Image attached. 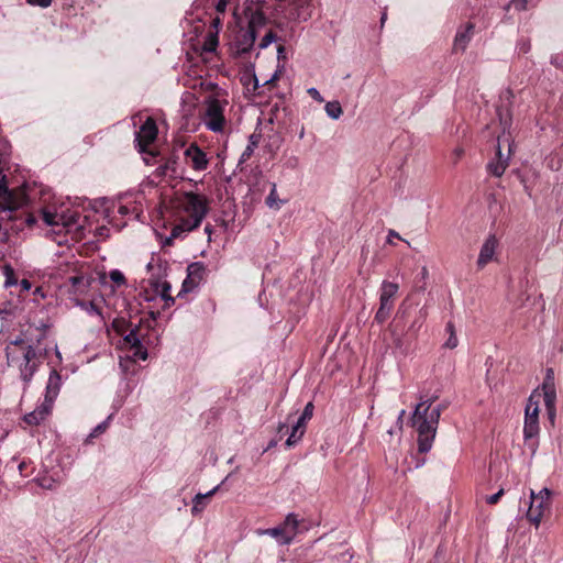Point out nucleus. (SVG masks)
Returning a JSON list of instances; mask_svg holds the SVG:
<instances>
[{
  "label": "nucleus",
  "instance_id": "obj_5",
  "mask_svg": "<svg viewBox=\"0 0 563 563\" xmlns=\"http://www.w3.org/2000/svg\"><path fill=\"white\" fill-rule=\"evenodd\" d=\"M552 505V492L544 487L538 493L530 490V505L526 517L536 528H539L545 512L550 511Z\"/></svg>",
  "mask_w": 563,
  "mask_h": 563
},
{
  "label": "nucleus",
  "instance_id": "obj_39",
  "mask_svg": "<svg viewBox=\"0 0 563 563\" xmlns=\"http://www.w3.org/2000/svg\"><path fill=\"white\" fill-rule=\"evenodd\" d=\"M419 314H420V317L412 322L411 328H416V329H420L421 328V325H422V323H423V321H424V319L427 317V310L422 308L419 311Z\"/></svg>",
  "mask_w": 563,
  "mask_h": 563
},
{
  "label": "nucleus",
  "instance_id": "obj_46",
  "mask_svg": "<svg viewBox=\"0 0 563 563\" xmlns=\"http://www.w3.org/2000/svg\"><path fill=\"white\" fill-rule=\"evenodd\" d=\"M308 419H303V417L300 415V417L297 419V421L294 423L298 427H300L302 430L306 431Z\"/></svg>",
  "mask_w": 563,
  "mask_h": 563
},
{
  "label": "nucleus",
  "instance_id": "obj_18",
  "mask_svg": "<svg viewBox=\"0 0 563 563\" xmlns=\"http://www.w3.org/2000/svg\"><path fill=\"white\" fill-rule=\"evenodd\" d=\"M52 406L43 401L34 411L24 416V421L29 424H40L51 412Z\"/></svg>",
  "mask_w": 563,
  "mask_h": 563
},
{
  "label": "nucleus",
  "instance_id": "obj_41",
  "mask_svg": "<svg viewBox=\"0 0 563 563\" xmlns=\"http://www.w3.org/2000/svg\"><path fill=\"white\" fill-rule=\"evenodd\" d=\"M313 404L311 401H309L306 406H305V409L301 413V416L303 417V419H308L310 420L313 416Z\"/></svg>",
  "mask_w": 563,
  "mask_h": 563
},
{
  "label": "nucleus",
  "instance_id": "obj_13",
  "mask_svg": "<svg viewBox=\"0 0 563 563\" xmlns=\"http://www.w3.org/2000/svg\"><path fill=\"white\" fill-rule=\"evenodd\" d=\"M92 283V277L87 274H78L69 277L68 292L74 296L73 300L86 296L89 292Z\"/></svg>",
  "mask_w": 563,
  "mask_h": 563
},
{
  "label": "nucleus",
  "instance_id": "obj_30",
  "mask_svg": "<svg viewBox=\"0 0 563 563\" xmlns=\"http://www.w3.org/2000/svg\"><path fill=\"white\" fill-rule=\"evenodd\" d=\"M63 229L69 230L78 221V213L76 211H64Z\"/></svg>",
  "mask_w": 563,
  "mask_h": 563
},
{
  "label": "nucleus",
  "instance_id": "obj_49",
  "mask_svg": "<svg viewBox=\"0 0 563 563\" xmlns=\"http://www.w3.org/2000/svg\"><path fill=\"white\" fill-rule=\"evenodd\" d=\"M33 295L35 297H40L41 299H44L45 298V294L43 291V288L42 287H37L35 288V290L33 291Z\"/></svg>",
  "mask_w": 563,
  "mask_h": 563
},
{
  "label": "nucleus",
  "instance_id": "obj_33",
  "mask_svg": "<svg viewBox=\"0 0 563 563\" xmlns=\"http://www.w3.org/2000/svg\"><path fill=\"white\" fill-rule=\"evenodd\" d=\"M109 277L117 286H122L125 284V277L123 273L119 269H112L109 273Z\"/></svg>",
  "mask_w": 563,
  "mask_h": 563
},
{
  "label": "nucleus",
  "instance_id": "obj_10",
  "mask_svg": "<svg viewBox=\"0 0 563 563\" xmlns=\"http://www.w3.org/2000/svg\"><path fill=\"white\" fill-rule=\"evenodd\" d=\"M157 133L158 130L154 119L147 118L136 133V142L141 152H146L147 146L156 140Z\"/></svg>",
  "mask_w": 563,
  "mask_h": 563
},
{
  "label": "nucleus",
  "instance_id": "obj_27",
  "mask_svg": "<svg viewBox=\"0 0 563 563\" xmlns=\"http://www.w3.org/2000/svg\"><path fill=\"white\" fill-rule=\"evenodd\" d=\"M305 430H302L300 427L294 424L291 427V432L289 434V437L287 438L286 440V445L288 448H291L294 446L295 444H297L303 437L305 434Z\"/></svg>",
  "mask_w": 563,
  "mask_h": 563
},
{
  "label": "nucleus",
  "instance_id": "obj_50",
  "mask_svg": "<svg viewBox=\"0 0 563 563\" xmlns=\"http://www.w3.org/2000/svg\"><path fill=\"white\" fill-rule=\"evenodd\" d=\"M287 165L295 168L298 165V158L296 156L290 157L287 162Z\"/></svg>",
  "mask_w": 563,
  "mask_h": 563
},
{
  "label": "nucleus",
  "instance_id": "obj_16",
  "mask_svg": "<svg viewBox=\"0 0 563 563\" xmlns=\"http://www.w3.org/2000/svg\"><path fill=\"white\" fill-rule=\"evenodd\" d=\"M474 34V24L467 23L463 29H459L453 43L454 51L464 52Z\"/></svg>",
  "mask_w": 563,
  "mask_h": 563
},
{
  "label": "nucleus",
  "instance_id": "obj_1",
  "mask_svg": "<svg viewBox=\"0 0 563 563\" xmlns=\"http://www.w3.org/2000/svg\"><path fill=\"white\" fill-rule=\"evenodd\" d=\"M44 336V332L36 339L24 334L10 341L5 346L7 364L18 372L25 386L30 385L42 364L44 353L40 344Z\"/></svg>",
  "mask_w": 563,
  "mask_h": 563
},
{
  "label": "nucleus",
  "instance_id": "obj_51",
  "mask_svg": "<svg viewBox=\"0 0 563 563\" xmlns=\"http://www.w3.org/2000/svg\"><path fill=\"white\" fill-rule=\"evenodd\" d=\"M391 236H395V238H397V239H400L399 234H398L396 231H394V230H389V232H388V239H387V242H388V243H390V244L393 243V241H391Z\"/></svg>",
  "mask_w": 563,
  "mask_h": 563
},
{
  "label": "nucleus",
  "instance_id": "obj_40",
  "mask_svg": "<svg viewBox=\"0 0 563 563\" xmlns=\"http://www.w3.org/2000/svg\"><path fill=\"white\" fill-rule=\"evenodd\" d=\"M459 344L457 336L455 332H452V334L449 335V339L445 341L444 346L448 349H454Z\"/></svg>",
  "mask_w": 563,
  "mask_h": 563
},
{
  "label": "nucleus",
  "instance_id": "obj_55",
  "mask_svg": "<svg viewBox=\"0 0 563 563\" xmlns=\"http://www.w3.org/2000/svg\"><path fill=\"white\" fill-rule=\"evenodd\" d=\"M168 168V163H166L165 165H162L158 167L159 169V174H166V169Z\"/></svg>",
  "mask_w": 563,
  "mask_h": 563
},
{
  "label": "nucleus",
  "instance_id": "obj_56",
  "mask_svg": "<svg viewBox=\"0 0 563 563\" xmlns=\"http://www.w3.org/2000/svg\"><path fill=\"white\" fill-rule=\"evenodd\" d=\"M119 212H120L121 214H126V213H128V209H126V207H120Z\"/></svg>",
  "mask_w": 563,
  "mask_h": 563
},
{
  "label": "nucleus",
  "instance_id": "obj_32",
  "mask_svg": "<svg viewBox=\"0 0 563 563\" xmlns=\"http://www.w3.org/2000/svg\"><path fill=\"white\" fill-rule=\"evenodd\" d=\"M131 352H132V357L134 361H136V360L145 361L147 358V351H146V349L143 347L142 344H139V345L134 346L133 349H131Z\"/></svg>",
  "mask_w": 563,
  "mask_h": 563
},
{
  "label": "nucleus",
  "instance_id": "obj_61",
  "mask_svg": "<svg viewBox=\"0 0 563 563\" xmlns=\"http://www.w3.org/2000/svg\"><path fill=\"white\" fill-rule=\"evenodd\" d=\"M385 20H386V13H384L383 16H382V23H384Z\"/></svg>",
  "mask_w": 563,
  "mask_h": 563
},
{
  "label": "nucleus",
  "instance_id": "obj_37",
  "mask_svg": "<svg viewBox=\"0 0 563 563\" xmlns=\"http://www.w3.org/2000/svg\"><path fill=\"white\" fill-rule=\"evenodd\" d=\"M275 41H276V35L272 31H269L262 38L260 46L262 48H265V47H267L268 45H271Z\"/></svg>",
  "mask_w": 563,
  "mask_h": 563
},
{
  "label": "nucleus",
  "instance_id": "obj_12",
  "mask_svg": "<svg viewBox=\"0 0 563 563\" xmlns=\"http://www.w3.org/2000/svg\"><path fill=\"white\" fill-rule=\"evenodd\" d=\"M498 240L495 235H489L481 246L476 265L483 269L487 264L496 260Z\"/></svg>",
  "mask_w": 563,
  "mask_h": 563
},
{
  "label": "nucleus",
  "instance_id": "obj_48",
  "mask_svg": "<svg viewBox=\"0 0 563 563\" xmlns=\"http://www.w3.org/2000/svg\"><path fill=\"white\" fill-rule=\"evenodd\" d=\"M20 286H21L23 291H29L31 289V287H32L31 283L27 279H22L20 282Z\"/></svg>",
  "mask_w": 563,
  "mask_h": 563
},
{
  "label": "nucleus",
  "instance_id": "obj_29",
  "mask_svg": "<svg viewBox=\"0 0 563 563\" xmlns=\"http://www.w3.org/2000/svg\"><path fill=\"white\" fill-rule=\"evenodd\" d=\"M283 201L279 200L278 198V194H277V187H276V184H273L272 185V189L269 191V195L267 196L266 198V205L271 208V209H276L278 210L282 206Z\"/></svg>",
  "mask_w": 563,
  "mask_h": 563
},
{
  "label": "nucleus",
  "instance_id": "obj_21",
  "mask_svg": "<svg viewBox=\"0 0 563 563\" xmlns=\"http://www.w3.org/2000/svg\"><path fill=\"white\" fill-rule=\"evenodd\" d=\"M219 489V486H216L211 490H209L206 494H197L192 499V508L191 512L192 515H197L201 512L206 507V499L213 496L216 492Z\"/></svg>",
  "mask_w": 563,
  "mask_h": 563
},
{
  "label": "nucleus",
  "instance_id": "obj_36",
  "mask_svg": "<svg viewBox=\"0 0 563 563\" xmlns=\"http://www.w3.org/2000/svg\"><path fill=\"white\" fill-rule=\"evenodd\" d=\"M110 419H111V416H109L107 420H104L101 423H99L93 429V431L90 433V437H98L99 434H101L108 428Z\"/></svg>",
  "mask_w": 563,
  "mask_h": 563
},
{
  "label": "nucleus",
  "instance_id": "obj_19",
  "mask_svg": "<svg viewBox=\"0 0 563 563\" xmlns=\"http://www.w3.org/2000/svg\"><path fill=\"white\" fill-rule=\"evenodd\" d=\"M260 534L271 536L275 538L279 544H289L292 541L291 533H288L282 526L263 530Z\"/></svg>",
  "mask_w": 563,
  "mask_h": 563
},
{
  "label": "nucleus",
  "instance_id": "obj_14",
  "mask_svg": "<svg viewBox=\"0 0 563 563\" xmlns=\"http://www.w3.org/2000/svg\"><path fill=\"white\" fill-rule=\"evenodd\" d=\"M62 387V377L56 369L49 373L45 389L44 402L53 407Z\"/></svg>",
  "mask_w": 563,
  "mask_h": 563
},
{
  "label": "nucleus",
  "instance_id": "obj_53",
  "mask_svg": "<svg viewBox=\"0 0 563 563\" xmlns=\"http://www.w3.org/2000/svg\"><path fill=\"white\" fill-rule=\"evenodd\" d=\"M446 331L449 332V334H452V332H455V329H454V325L452 322H449L446 324Z\"/></svg>",
  "mask_w": 563,
  "mask_h": 563
},
{
  "label": "nucleus",
  "instance_id": "obj_26",
  "mask_svg": "<svg viewBox=\"0 0 563 563\" xmlns=\"http://www.w3.org/2000/svg\"><path fill=\"white\" fill-rule=\"evenodd\" d=\"M324 110L329 118L338 120L342 113V107L339 101H329L325 103Z\"/></svg>",
  "mask_w": 563,
  "mask_h": 563
},
{
  "label": "nucleus",
  "instance_id": "obj_38",
  "mask_svg": "<svg viewBox=\"0 0 563 563\" xmlns=\"http://www.w3.org/2000/svg\"><path fill=\"white\" fill-rule=\"evenodd\" d=\"M464 155V150L462 147H455L451 153V162L453 165H456L460 159Z\"/></svg>",
  "mask_w": 563,
  "mask_h": 563
},
{
  "label": "nucleus",
  "instance_id": "obj_7",
  "mask_svg": "<svg viewBox=\"0 0 563 563\" xmlns=\"http://www.w3.org/2000/svg\"><path fill=\"white\" fill-rule=\"evenodd\" d=\"M539 427V401L534 400V395L528 399L525 409L523 437L525 440H532L538 437Z\"/></svg>",
  "mask_w": 563,
  "mask_h": 563
},
{
  "label": "nucleus",
  "instance_id": "obj_3",
  "mask_svg": "<svg viewBox=\"0 0 563 563\" xmlns=\"http://www.w3.org/2000/svg\"><path fill=\"white\" fill-rule=\"evenodd\" d=\"M440 407L431 408V401H422L417 405L412 415V424L418 432V445L421 453L430 451L435 437Z\"/></svg>",
  "mask_w": 563,
  "mask_h": 563
},
{
  "label": "nucleus",
  "instance_id": "obj_52",
  "mask_svg": "<svg viewBox=\"0 0 563 563\" xmlns=\"http://www.w3.org/2000/svg\"><path fill=\"white\" fill-rule=\"evenodd\" d=\"M247 34L250 35V40L253 43L255 40V32H254V29L252 27V25L250 26Z\"/></svg>",
  "mask_w": 563,
  "mask_h": 563
},
{
  "label": "nucleus",
  "instance_id": "obj_6",
  "mask_svg": "<svg viewBox=\"0 0 563 563\" xmlns=\"http://www.w3.org/2000/svg\"><path fill=\"white\" fill-rule=\"evenodd\" d=\"M399 290V285L394 282L384 280L380 285L379 290V307L375 314V320L378 323H383L389 317L396 296Z\"/></svg>",
  "mask_w": 563,
  "mask_h": 563
},
{
  "label": "nucleus",
  "instance_id": "obj_47",
  "mask_svg": "<svg viewBox=\"0 0 563 563\" xmlns=\"http://www.w3.org/2000/svg\"><path fill=\"white\" fill-rule=\"evenodd\" d=\"M519 49L523 54L528 53L530 51V43L526 42V41H522L521 43H519Z\"/></svg>",
  "mask_w": 563,
  "mask_h": 563
},
{
  "label": "nucleus",
  "instance_id": "obj_24",
  "mask_svg": "<svg viewBox=\"0 0 563 563\" xmlns=\"http://www.w3.org/2000/svg\"><path fill=\"white\" fill-rule=\"evenodd\" d=\"M280 526L283 528H285L286 531H288V533H291V539L294 540V538L297 534L298 527H299V520L295 514H288L286 516L283 525H280Z\"/></svg>",
  "mask_w": 563,
  "mask_h": 563
},
{
  "label": "nucleus",
  "instance_id": "obj_15",
  "mask_svg": "<svg viewBox=\"0 0 563 563\" xmlns=\"http://www.w3.org/2000/svg\"><path fill=\"white\" fill-rule=\"evenodd\" d=\"M510 152L511 148L509 147V154L507 156H504L501 153L500 144L498 143L496 150V157L492 159L487 165V169L492 175L496 177L503 176L506 168L508 167Z\"/></svg>",
  "mask_w": 563,
  "mask_h": 563
},
{
  "label": "nucleus",
  "instance_id": "obj_23",
  "mask_svg": "<svg viewBox=\"0 0 563 563\" xmlns=\"http://www.w3.org/2000/svg\"><path fill=\"white\" fill-rule=\"evenodd\" d=\"M76 306H79L90 316H97L100 321H103V316L98 306H96L92 301L86 302L79 300V298L74 299Z\"/></svg>",
  "mask_w": 563,
  "mask_h": 563
},
{
  "label": "nucleus",
  "instance_id": "obj_2",
  "mask_svg": "<svg viewBox=\"0 0 563 563\" xmlns=\"http://www.w3.org/2000/svg\"><path fill=\"white\" fill-rule=\"evenodd\" d=\"M179 209L186 214L172 230V236L178 238L181 233L197 229L209 211V200L206 196L195 192H185L179 199Z\"/></svg>",
  "mask_w": 563,
  "mask_h": 563
},
{
  "label": "nucleus",
  "instance_id": "obj_42",
  "mask_svg": "<svg viewBox=\"0 0 563 563\" xmlns=\"http://www.w3.org/2000/svg\"><path fill=\"white\" fill-rule=\"evenodd\" d=\"M308 95L316 100L317 102H323V97L320 95L319 90L314 87H311L307 90Z\"/></svg>",
  "mask_w": 563,
  "mask_h": 563
},
{
  "label": "nucleus",
  "instance_id": "obj_8",
  "mask_svg": "<svg viewBox=\"0 0 563 563\" xmlns=\"http://www.w3.org/2000/svg\"><path fill=\"white\" fill-rule=\"evenodd\" d=\"M25 203V195L22 190H10L5 176L0 179V208L3 211H14Z\"/></svg>",
  "mask_w": 563,
  "mask_h": 563
},
{
  "label": "nucleus",
  "instance_id": "obj_9",
  "mask_svg": "<svg viewBox=\"0 0 563 563\" xmlns=\"http://www.w3.org/2000/svg\"><path fill=\"white\" fill-rule=\"evenodd\" d=\"M186 164L195 172H203L209 166L207 154L195 143L185 150Z\"/></svg>",
  "mask_w": 563,
  "mask_h": 563
},
{
  "label": "nucleus",
  "instance_id": "obj_35",
  "mask_svg": "<svg viewBox=\"0 0 563 563\" xmlns=\"http://www.w3.org/2000/svg\"><path fill=\"white\" fill-rule=\"evenodd\" d=\"M124 342L130 345V349H133L134 346L141 344V341L139 339V335L135 331H131L124 336Z\"/></svg>",
  "mask_w": 563,
  "mask_h": 563
},
{
  "label": "nucleus",
  "instance_id": "obj_31",
  "mask_svg": "<svg viewBox=\"0 0 563 563\" xmlns=\"http://www.w3.org/2000/svg\"><path fill=\"white\" fill-rule=\"evenodd\" d=\"M159 287H161V289H158V291H159L162 298L167 302V305L174 303V298L172 297V294H170V290H172L170 285L167 282H163L159 285Z\"/></svg>",
  "mask_w": 563,
  "mask_h": 563
},
{
  "label": "nucleus",
  "instance_id": "obj_44",
  "mask_svg": "<svg viewBox=\"0 0 563 563\" xmlns=\"http://www.w3.org/2000/svg\"><path fill=\"white\" fill-rule=\"evenodd\" d=\"M53 0H27V3L32 5H38L41 8H47L52 4Z\"/></svg>",
  "mask_w": 563,
  "mask_h": 563
},
{
  "label": "nucleus",
  "instance_id": "obj_34",
  "mask_svg": "<svg viewBox=\"0 0 563 563\" xmlns=\"http://www.w3.org/2000/svg\"><path fill=\"white\" fill-rule=\"evenodd\" d=\"M528 1L527 0H511L505 8L506 11H509L514 8L517 11H525L527 9Z\"/></svg>",
  "mask_w": 563,
  "mask_h": 563
},
{
  "label": "nucleus",
  "instance_id": "obj_22",
  "mask_svg": "<svg viewBox=\"0 0 563 563\" xmlns=\"http://www.w3.org/2000/svg\"><path fill=\"white\" fill-rule=\"evenodd\" d=\"M2 275L4 276L3 287L10 288L19 284L15 276V271L10 264H4L1 268Z\"/></svg>",
  "mask_w": 563,
  "mask_h": 563
},
{
  "label": "nucleus",
  "instance_id": "obj_45",
  "mask_svg": "<svg viewBox=\"0 0 563 563\" xmlns=\"http://www.w3.org/2000/svg\"><path fill=\"white\" fill-rule=\"evenodd\" d=\"M229 2H230V0H218L216 3L217 11L220 13H223L227 10Z\"/></svg>",
  "mask_w": 563,
  "mask_h": 563
},
{
  "label": "nucleus",
  "instance_id": "obj_20",
  "mask_svg": "<svg viewBox=\"0 0 563 563\" xmlns=\"http://www.w3.org/2000/svg\"><path fill=\"white\" fill-rule=\"evenodd\" d=\"M42 219L47 225L63 228L64 210L58 212L44 209L42 212Z\"/></svg>",
  "mask_w": 563,
  "mask_h": 563
},
{
  "label": "nucleus",
  "instance_id": "obj_59",
  "mask_svg": "<svg viewBox=\"0 0 563 563\" xmlns=\"http://www.w3.org/2000/svg\"><path fill=\"white\" fill-rule=\"evenodd\" d=\"M305 136V129L302 128L299 132V139H302Z\"/></svg>",
  "mask_w": 563,
  "mask_h": 563
},
{
  "label": "nucleus",
  "instance_id": "obj_43",
  "mask_svg": "<svg viewBox=\"0 0 563 563\" xmlns=\"http://www.w3.org/2000/svg\"><path fill=\"white\" fill-rule=\"evenodd\" d=\"M503 495H504V489L501 488L496 494L486 497V503L489 505H494V504L498 503V500L500 499V497Z\"/></svg>",
  "mask_w": 563,
  "mask_h": 563
},
{
  "label": "nucleus",
  "instance_id": "obj_58",
  "mask_svg": "<svg viewBox=\"0 0 563 563\" xmlns=\"http://www.w3.org/2000/svg\"><path fill=\"white\" fill-rule=\"evenodd\" d=\"M213 24H214V26H218L220 24V19L219 18L214 19Z\"/></svg>",
  "mask_w": 563,
  "mask_h": 563
},
{
  "label": "nucleus",
  "instance_id": "obj_60",
  "mask_svg": "<svg viewBox=\"0 0 563 563\" xmlns=\"http://www.w3.org/2000/svg\"><path fill=\"white\" fill-rule=\"evenodd\" d=\"M276 78H277V74H274V76L269 80H267V82H271V81L275 80Z\"/></svg>",
  "mask_w": 563,
  "mask_h": 563
},
{
  "label": "nucleus",
  "instance_id": "obj_25",
  "mask_svg": "<svg viewBox=\"0 0 563 563\" xmlns=\"http://www.w3.org/2000/svg\"><path fill=\"white\" fill-rule=\"evenodd\" d=\"M36 483L40 487L44 488V489H49V490H53L55 488L58 487L59 483H60V479L59 478H54L53 476H49V475H41L36 478Z\"/></svg>",
  "mask_w": 563,
  "mask_h": 563
},
{
  "label": "nucleus",
  "instance_id": "obj_57",
  "mask_svg": "<svg viewBox=\"0 0 563 563\" xmlns=\"http://www.w3.org/2000/svg\"><path fill=\"white\" fill-rule=\"evenodd\" d=\"M287 428V424L286 423H279L278 426V432H283V430Z\"/></svg>",
  "mask_w": 563,
  "mask_h": 563
},
{
  "label": "nucleus",
  "instance_id": "obj_11",
  "mask_svg": "<svg viewBox=\"0 0 563 563\" xmlns=\"http://www.w3.org/2000/svg\"><path fill=\"white\" fill-rule=\"evenodd\" d=\"M205 266L202 263L195 262L187 267V277L183 282V288L180 292H189L197 288L205 276Z\"/></svg>",
  "mask_w": 563,
  "mask_h": 563
},
{
  "label": "nucleus",
  "instance_id": "obj_17",
  "mask_svg": "<svg viewBox=\"0 0 563 563\" xmlns=\"http://www.w3.org/2000/svg\"><path fill=\"white\" fill-rule=\"evenodd\" d=\"M543 400L545 404V407L548 409V413L551 419L555 416V401H556V393L554 385L552 383H544L543 384Z\"/></svg>",
  "mask_w": 563,
  "mask_h": 563
},
{
  "label": "nucleus",
  "instance_id": "obj_54",
  "mask_svg": "<svg viewBox=\"0 0 563 563\" xmlns=\"http://www.w3.org/2000/svg\"><path fill=\"white\" fill-rule=\"evenodd\" d=\"M217 42H214L213 40L210 41V45L206 47L207 51L211 52L214 49V46H216Z\"/></svg>",
  "mask_w": 563,
  "mask_h": 563
},
{
  "label": "nucleus",
  "instance_id": "obj_4",
  "mask_svg": "<svg viewBox=\"0 0 563 563\" xmlns=\"http://www.w3.org/2000/svg\"><path fill=\"white\" fill-rule=\"evenodd\" d=\"M228 100L219 99L217 96L207 97L201 106L200 119L207 130L213 133H222L225 128L224 110Z\"/></svg>",
  "mask_w": 563,
  "mask_h": 563
},
{
  "label": "nucleus",
  "instance_id": "obj_28",
  "mask_svg": "<svg viewBox=\"0 0 563 563\" xmlns=\"http://www.w3.org/2000/svg\"><path fill=\"white\" fill-rule=\"evenodd\" d=\"M256 147H257V141L254 139V135H251L246 147L244 148V151L241 154L239 164L247 162L251 158V156L253 155Z\"/></svg>",
  "mask_w": 563,
  "mask_h": 563
}]
</instances>
